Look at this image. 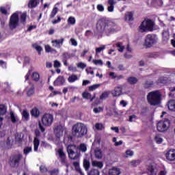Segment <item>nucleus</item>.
<instances>
[{
	"label": "nucleus",
	"instance_id": "f257e3e1",
	"mask_svg": "<svg viewBox=\"0 0 175 175\" xmlns=\"http://www.w3.org/2000/svg\"><path fill=\"white\" fill-rule=\"evenodd\" d=\"M96 28L98 32L106 33L109 36L118 31V25L113 20L103 18L98 21Z\"/></svg>",
	"mask_w": 175,
	"mask_h": 175
},
{
	"label": "nucleus",
	"instance_id": "f03ea898",
	"mask_svg": "<svg viewBox=\"0 0 175 175\" xmlns=\"http://www.w3.org/2000/svg\"><path fill=\"white\" fill-rule=\"evenodd\" d=\"M80 151L81 152H85L87 151V146L85 144H81L79 146L76 145H68L67 147V152L68 154V158L73 161L77 159L80 157Z\"/></svg>",
	"mask_w": 175,
	"mask_h": 175
},
{
	"label": "nucleus",
	"instance_id": "7ed1b4c3",
	"mask_svg": "<svg viewBox=\"0 0 175 175\" xmlns=\"http://www.w3.org/2000/svg\"><path fill=\"white\" fill-rule=\"evenodd\" d=\"M87 126L83 123H77L72 126V135L78 138L83 137L87 135Z\"/></svg>",
	"mask_w": 175,
	"mask_h": 175
},
{
	"label": "nucleus",
	"instance_id": "20e7f679",
	"mask_svg": "<svg viewBox=\"0 0 175 175\" xmlns=\"http://www.w3.org/2000/svg\"><path fill=\"white\" fill-rule=\"evenodd\" d=\"M147 100L151 106H157L161 103V93L159 91H153L148 93Z\"/></svg>",
	"mask_w": 175,
	"mask_h": 175
},
{
	"label": "nucleus",
	"instance_id": "39448f33",
	"mask_svg": "<svg viewBox=\"0 0 175 175\" xmlns=\"http://www.w3.org/2000/svg\"><path fill=\"white\" fill-rule=\"evenodd\" d=\"M155 23L150 19H145L139 27V31L143 33L144 32H152Z\"/></svg>",
	"mask_w": 175,
	"mask_h": 175
},
{
	"label": "nucleus",
	"instance_id": "423d86ee",
	"mask_svg": "<svg viewBox=\"0 0 175 175\" xmlns=\"http://www.w3.org/2000/svg\"><path fill=\"white\" fill-rule=\"evenodd\" d=\"M158 42V37L155 34H148L145 38L144 46L152 47Z\"/></svg>",
	"mask_w": 175,
	"mask_h": 175
},
{
	"label": "nucleus",
	"instance_id": "0eeeda50",
	"mask_svg": "<svg viewBox=\"0 0 175 175\" xmlns=\"http://www.w3.org/2000/svg\"><path fill=\"white\" fill-rule=\"evenodd\" d=\"M22 159L23 154L21 153L12 154L10 158L8 163L11 167H16V166H18Z\"/></svg>",
	"mask_w": 175,
	"mask_h": 175
},
{
	"label": "nucleus",
	"instance_id": "6e6552de",
	"mask_svg": "<svg viewBox=\"0 0 175 175\" xmlns=\"http://www.w3.org/2000/svg\"><path fill=\"white\" fill-rule=\"evenodd\" d=\"M18 12H14L13 13L10 18L9 21V27L10 29H16L17 27H18Z\"/></svg>",
	"mask_w": 175,
	"mask_h": 175
},
{
	"label": "nucleus",
	"instance_id": "1a4fd4ad",
	"mask_svg": "<svg viewBox=\"0 0 175 175\" xmlns=\"http://www.w3.org/2000/svg\"><path fill=\"white\" fill-rule=\"evenodd\" d=\"M42 124L44 126H51L54 116L51 113H44L41 118Z\"/></svg>",
	"mask_w": 175,
	"mask_h": 175
},
{
	"label": "nucleus",
	"instance_id": "9d476101",
	"mask_svg": "<svg viewBox=\"0 0 175 175\" xmlns=\"http://www.w3.org/2000/svg\"><path fill=\"white\" fill-rule=\"evenodd\" d=\"M169 126H170V124H169V120H161L157 123V131L159 132H166L169 129Z\"/></svg>",
	"mask_w": 175,
	"mask_h": 175
},
{
	"label": "nucleus",
	"instance_id": "9b49d317",
	"mask_svg": "<svg viewBox=\"0 0 175 175\" xmlns=\"http://www.w3.org/2000/svg\"><path fill=\"white\" fill-rule=\"evenodd\" d=\"M35 136L33 144V150L35 152L38 151L39 150V146L40 145V140H39V137L40 136V131L39 129H36L34 131Z\"/></svg>",
	"mask_w": 175,
	"mask_h": 175
},
{
	"label": "nucleus",
	"instance_id": "f8f14e48",
	"mask_svg": "<svg viewBox=\"0 0 175 175\" xmlns=\"http://www.w3.org/2000/svg\"><path fill=\"white\" fill-rule=\"evenodd\" d=\"M57 152L59 154L61 163L62 165H66V154L64 152V149L59 148L57 150Z\"/></svg>",
	"mask_w": 175,
	"mask_h": 175
},
{
	"label": "nucleus",
	"instance_id": "ddd939ff",
	"mask_svg": "<svg viewBox=\"0 0 175 175\" xmlns=\"http://www.w3.org/2000/svg\"><path fill=\"white\" fill-rule=\"evenodd\" d=\"M54 133L55 136H56L58 139L64 135V129L62 128V126L57 125L54 129Z\"/></svg>",
	"mask_w": 175,
	"mask_h": 175
},
{
	"label": "nucleus",
	"instance_id": "4468645a",
	"mask_svg": "<svg viewBox=\"0 0 175 175\" xmlns=\"http://www.w3.org/2000/svg\"><path fill=\"white\" fill-rule=\"evenodd\" d=\"M166 159L168 161H175V150L170 149L169 151L167 152L165 154Z\"/></svg>",
	"mask_w": 175,
	"mask_h": 175
},
{
	"label": "nucleus",
	"instance_id": "2eb2a0df",
	"mask_svg": "<svg viewBox=\"0 0 175 175\" xmlns=\"http://www.w3.org/2000/svg\"><path fill=\"white\" fill-rule=\"evenodd\" d=\"M65 84V78L63 76H59L53 82V85L57 87L58 85H64Z\"/></svg>",
	"mask_w": 175,
	"mask_h": 175
},
{
	"label": "nucleus",
	"instance_id": "dca6fc26",
	"mask_svg": "<svg viewBox=\"0 0 175 175\" xmlns=\"http://www.w3.org/2000/svg\"><path fill=\"white\" fill-rule=\"evenodd\" d=\"M108 7L107 10L110 13H113L114 12V5L117 3V1L115 0H107Z\"/></svg>",
	"mask_w": 175,
	"mask_h": 175
},
{
	"label": "nucleus",
	"instance_id": "f3484780",
	"mask_svg": "<svg viewBox=\"0 0 175 175\" xmlns=\"http://www.w3.org/2000/svg\"><path fill=\"white\" fill-rule=\"evenodd\" d=\"M147 170H148V173L150 175H156L158 173V170H157V168L154 167V166L151 164L148 165Z\"/></svg>",
	"mask_w": 175,
	"mask_h": 175
},
{
	"label": "nucleus",
	"instance_id": "a211bd4d",
	"mask_svg": "<svg viewBox=\"0 0 175 175\" xmlns=\"http://www.w3.org/2000/svg\"><path fill=\"white\" fill-rule=\"evenodd\" d=\"M122 94V86H119L115 88V89L112 91L113 96H120Z\"/></svg>",
	"mask_w": 175,
	"mask_h": 175
},
{
	"label": "nucleus",
	"instance_id": "6ab92c4d",
	"mask_svg": "<svg viewBox=\"0 0 175 175\" xmlns=\"http://www.w3.org/2000/svg\"><path fill=\"white\" fill-rule=\"evenodd\" d=\"M30 114L32 117H35V118H39V116H40V111L37 107H33L31 111Z\"/></svg>",
	"mask_w": 175,
	"mask_h": 175
},
{
	"label": "nucleus",
	"instance_id": "aec40b11",
	"mask_svg": "<svg viewBox=\"0 0 175 175\" xmlns=\"http://www.w3.org/2000/svg\"><path fill=\"white\" fill-rule=\"evenodd\" d=\"M39 0H29L28 3V8H29L30 9H33L34 8H36L38 5H39Z\"/></svg>",
	"mask_w": 175,
	"mask_h": 175
},
{
	"label": "nucleus",
	"instance_id": "412c9836",
	"mask_svg": "<svg viewBox=\"0 0 175 175\" xmlns=\"http://www.w3.org/2000/svg\"><path fill=\"white\" fill-rule=\"evenodd\" d=\"M120 169L115 167H112L109 171V175H120Z\"/></svg>",
	"mask_w": 175,
	"mask_h": 175
},
{
	"label": "nucleus",
	"instance_id": "4be33fe9",
	"mask_svg": "<svg viewBox=\"0 0 175 175\" xmlns=\"http://www.w3.org/2000/svg\"><path fill=\"white\" fill-rule=\"evenodd\" d=\"M92 166L93 167H98V169H102V167H103V163L102 161H92Z\"/></svg>",
	"mask_w": 175,
	"mask_h": 175
},
{
	"label": "nucleus",
	"instance_id": "5701e85b",
	"mask_svg": "<svg viewBox=\"0 0 175 175\" xmlns=\"http://www.w3.org/2000/svg\"><path fill=\"white\" fill-rule=\"evenodd\" d=\"M82 98H83V99H90V102H92L95 96L92 97L91 93L84 92L82 93Z\"/></svg>",
	"mask_w": 175,
	"mask_h": 175
},
{
	"label": "nucleus",
	"instance_id": "b1692460",
	"mask_svg": "<svg viewBox=\"0 0 175 175\" xmlns=\"http://www.w3.org/2000/svg\"><path fill=\"white\" fill-rule=\"evenodd\" d=\"M168 109L171 111H175V100H170L167 103Z\"/></svg>",
	"mask_w": 175,
	"mask_h": 175
},
{
	"label": "nucleus",
	"instance_id": "393cba45",
	"mask_svg": "<svg viewBox=\"0 0 175 175\" xmlns=\"http://www.w3.org/2000/svg\"><path fill=\"white\" fill-rule=\"evenodd\" d=\"M94 155L97 159H102V150L99 148L96 149L94 151Z\"/></svg>",
	"mask_w": 175,
	"mask_h": 175
},
{
	"label": "nucleus",
	"instance_id": "a878e982",
	"mask_svg": "<svg viewBox=\"0 0 175 175\" xmlns=\"http://www.w3.org/2000/svg\"><path fill=\"white\" fill-rule=\"evenodd\" d=\"M21 23L23 25L27 23V12H23L20 16Z\"/></svg>",
	"mask_w": 175,
	"mask_h": 175
},
{
	"label": "nucleus",
	"instance_id": "bb28decb",
	"mask_svg": "<svg viewBox=\"0 0 175 175\" xmlns=\"http://www.w3.org/2000/svg\"><path fill=\"white\" fill-rule=\"evenodd\" d=\"M116 46L118 48V51L120 53H124V50H125V46L124 45H122V43L117 42L116 44Z\"/></svg>",
	"mask_w": 175,
	"mask_h": 175
},
{
	"label": "nucleus",
	"instance_id": "cd10ccee",
	"mask_svg": "<svg viewBox=\"0 0 175 175\" xmlns=\"http://www.w3.org/2000/svg\"><path fill=\"white\" fill-rule=\"evenodd\" d=\"M124 21H132V12H127L125 13Z\"/></svg>",
	"mask_w": 175,
	"mask_h": 175
},
{
	"label": "nucleus",
	"instance_id": "c85d7f7f",
	"mask_svg": "<svg viewBox=\"0 0 175 175\" xmlns=\"http://www.w3.org/2000/svg\"><path fill=\"white\" fill-rule=\"evenodd\" d=\"M31 79L33 81H39V79H40V75H39V73L33 72L31 75Z\"/></svg>",
	"mask_w": 175,
	"mask_h": 175
},
{
	"label": "nucleus",
	"instance_id": "c756f323",
	"mask_svg": "<svg viewBox=\"0 0 175 175\" xmlns=\"http://www.w3.org/2000/svg\"><path fill=\"white\" fill-rule=\"evenodd\" d=\"M22 117L25 120V121H28L29 120V113L27 109H24L22 112Z\"/></svg>",
	"mask_w": 175,
	"mask_h": 175
},
{
	"label": "nucleus",
	"instance_id": "7c9ffc66",
	"mask_svg": "<svg viewBox=\"0 0 175 175\" xmlns=\"http://www.w3.org/2000/svg\"><path fill=\"white\" fill-rule=\"evenodd\" d=\"M58 13V8L54 7L49 15L50 18H54L55 15Z\"/></svg>",
	"mask_w": 175,
	"mask_h": 175
},
{
	"label": "nucleus",
	"instance_id": "2f4dec72",
	"mask_svg": "<svg viewBox=\"0 0 175 175\" xmlns=\"http://www.w3.org/2000/svg\"><path fill=\"white\" fill-rule=\"evenodd\" d=\"M33 47L36 50V51H38V55H42V51H43V48H42L40 45H38L36 44H33Z\"/></svg>",
	"mask_w": 175,
	"mask_h": 175
},
{
	"label": "nucleus",
	"instance_id": "473e14b6",
	"mask_svg": "<svg viewBox=\"0 0 175 175\" xmlns=\"http://www.w3.org/2000/svg\"><path fill=\"white\" fill-rule=\"evenodd\" d=\"M100 172L97 169H91L90 171L88 173V175H100Z\"/></svg>",
	"mask_w": 175,
	"mask_h": 175
},
{
	"label": "nucleus",
	"instance_id": "72a5a7b5",
	"mask_svg": "<svg viewBox=\"0 0 175 175\" xmlns=\"http://www.w3.org/2000/svg\"><path fill=\"white\" fill-rule=\"evenodd\" d=\"M152 5H153V6H162L163 2L162 0H152Z\"/></svg>",
	"mask_w": 175,
	"mask_h": 175
},
{
	"label": "nucleus",
	"instance_id": "f704fd0d",
	"mask_svg": "<svg viewBox=\"0 0 175 175\" xmlns=\"http://www.w3.org/2000/svg\"><path fill=\"white\" fill-rule=\"evenodd\" d=\"M35 94V86L31 85V88L28 90L27 95V96H32Z\"/></svg>",
	"mask_w": 175,
	"mask_h": 175
},
{
	"label": "nucleus",
	"instance_id": "c9c22d12",
	"mask_svg": "<svg viewBox=\"0 0 175 175\" xmlns=\"http://www.w3.org/2000/svg\"><path fill=\"white\" fill-rule=\"evenodd\" d=\"M46 53H55L56 50L51 48V46L49 44L45 45L44 46Z\"/></svg>",
	"mask_w": 175,
	"mask_h": 175
},
{
	"label": "nucleus",
	"instance_id": "e433bc0d",
	"mask_svg": "<svg viewBox=\"0 0 175 175\" xmlns=\"http://www.w3.org/2000/svg\"><path fill=\"white\" fill-rule=\"evenodd\" d=\"M69 83H75V81L78 80L77 75H72L70 76L68 79Z\"/></svg>",
	"mask_w": 175,
	"mask_h": 175
},
{
	"label": "nucleus",
	"instance_id": "4c0bfd02",
	"mask_svg": "<svg viewBox=\"0 0 175 175\" xmlns=\"http://www.w3.org/2000/svg\"><path fill=\"white\" fill-rule=\"evenodd\" d=\"M90 161L87 160V159H84L83 160V167L85 169V170H88L90 169Z\"/></svg>",
	"mask_w": 175,
	"mask_h": 175
},
{
	"label": "nucleus",
	"instance_id": "58836bf2",
	"mask_svg": "<svg viewBox=\"0 0 175 175\" xmlns=\"http://www.w3.org/2000/svg\"><path fill=\"white\" fill-rule=\"evenodd\" d=\"M154 140L157 144H161L163 142V139H162L159 135L155 136Z\"/></svg>",
	"mask_w": 175,
	"mask_h": 175
},
{
	"label": "nucleus",
	"instance_id": "ea45409f",
	"mask_svg": "<svg viewBox=\"0 0 175 175\" xmlns=\"http://www.w3.org/2000/svg\"><path fill=\"white\" fill-rule=\"evenodd\" d=\"M100 87V84H94L93 85H90L88 87L89 91H95V90H98Z\"/></svg>",
	"mask_w": 175,
	"mask_h": 175
},
{
	"label": "nucleus",
	"instance_id": "a19ab883",
	"mask_svg": "<svg viewBox=\"0 0 175 175\" xmlns=\"http://www.w3.org/2000/svg\"><path fill=\"white\" fill-rule=\"evenodd\" d=\"M6 113V107L3 105H0V115L3 116Z\"/></svg>",
	"mask_w": 175,
	"mask_h": 175
},
{
	"label": "nucleus",
	"instance_id": "79ce46f5",
	"mask_svg": "<svg viewBox=\"0 0 175 175\" xmlns=\"http://www.w3.org/2000/svg\"><path fill=\"white\" fill-rule=\"evenodd\" d=\"M0 12L1 14H4V16H9L10 14L8 12V10L5 7L0 8Z\"/></svg>",
	"mask_w": 175,
	"mask_h": 175
},
{
	"label": "nucleus",
	"instance_id": "37998d69",
	"mask_svg": "<svg viewBox=\"0 0 175 175\" xmlns=\"http://www.w3.org/2000/svg\"><path fill=\"white\" fill-rule=\"evenodd\" d=\"M159 83L161 84H167V78L165 77H161L159 79Z\"/></svg>",
	"mask_w": 175,
	"mask_h": 175
},
{
	"label": "nucleus",
	"instance_id": "c03bdc74",
	"mask_svg": "<svg viewBox=\"0 0 175 175\" xmlns=\"http://www.w3.org/2000/svg\"><path fill=\"white\" fill-rule=\"evenodd\" d=\"M29 152H32V147H25L23 149V154L28 155Z\"/></svg>",
	"mask_w": 175,
	"mask_h": 175
},
{
	"label": "nucleus",
	"instance_id": "a18cd8bd",
	"mask_svg": "<svg viewBox=\"0 0 175 175\" xmlns=\"http://www.w3.org/2000/svg\"><path fill=\"white\" fill-rule=\"evenodd\" d=\"M68 24H71L72 25H74V24H76V19L73 16H70L68 19Z\"/></svg>",
	"mask_w": 175,
	"mask_h": 175
},
{
	"label": "nucleus",
	"instance_id": "49530a36",
	"mask_svg": "<svg viewBox=\"0 0 175 175\" xmlns=\"http://www.w3.org/2000/svg\"><path fill=\"white\" fill-rule=\"evenodd\" d=\"M93 64H94V65H100V66H102L103 65V62L102 59H93Z\"/></svg>",
	"mask_w": 175,
	"mask_h": 175
},
{
	"label": "nucleus",
	"instance_id": "de8ad7c7",
	"mask_svg": "<svg viewBox=\"0 0 175 175\" xmlns=\"http://www.w3.org/2000/svg\"><path fill=\"white\" fill-rule=\"evenodd\" d=\"M62 57L63 58V59H69V58H70V54L68 52H64L62 55Z\"/></svg>",
	"mask_w": 175,
	"mask_h": 175
},
{
	"label": "nucleus",
	"instance_id": "09e8293b",
	"mask_svg": "<svg viewBox=\"0 0 175 175\" xmlns=\"http://www.w3.org/2000/svg\"><path fill=\"white\" fill-rule=\"evenodd\" d=\"M93 111L94 113H95V114H98L99 113H100V111H103V108L98 107H95L93 109Z\"/></svg>",
	"mask_w": 175,
	"mask_h": 175
},
{
	"label": "nucleus",
	"instance_id": "8fccbe9b",
	"mask_svg": "<svg viewBox=\"0 0 175 175\" xmlns=\"http://www.w3.org/2000/svg\"><path fill=\"white\" fill-rule=\"evenodd\" d=\"M105 49H106V46H105V45H102L101 46L96 48V53L99 54L100 53V51H103V50H105Z\"/></svg>",
	"mask_w": 175,
	"mask_h": 175
},
{
	"label": "nucleus",
	"instance_id": "3c124183",
	"mask_svg": "<svg viewBox=\"0 0 175 175\" xmlns=\"http://www.w3.org/2000/svg\"><path fill=\"white\" fill-rule=\"evenodd\" d=\"M11 122L13 124H16L17 122V120L16 119V116H14V113L10 112Z\"/></svg>",
	"mask_w": 175,
	"mask_h": 175
},
{
	"label": "nucleus",
	"instance_id": "603ef678",
	"mask_svg": "<svg viewBox=\"0 0 175 175\" xmlns=\"http://www.w3.org/2000/svg\"><path fill=\"white\" fill-rule=\"evenodd\" d=\"M64 38H62L60 40H52V43H55L56 44H64Z\"/></svg>",
	"mask_w": 175,
	"mask_h": 175
},
{
	"label": "nucleus",
	"instance_id": "864d4df0",
	"mask_svg": "<svg viewBox=\"0 0 175 175\" xmlns=\"http://www.w3.org/2000/svg\"><path fill=\"white\" fill-rule=\"evenodd\" d=\"M152 84H154V82L152 81H147L146 83H145V85H144V87L146 88H150V87L151 85H152Z\"/></svg>",
	"mask_w": 175,
	"mask_h": 175
},
{
	"label": "nucleus",
	"instance_id": "5fc2aeb1",
	"mask_svg": "<svg viewBox=\"0 0 175 175\" xmlns=\"http://www.w3.org/2000/svg\"><path fill=\"white\" fill-rule=\"evenodd\" d=\"M77 68H79L80 69H85V68H87V64L83 62H79L77 64Z\"/></svg>",
	"mask_w": 175,
	"mask_h": 175
},
{
	"label": "nucleus",
	"instance_id": "6e6d98bb",
	"mask_svg": "<svg viewBox=\"0 0 175 175\" xmlns=\"http://www.w3.org/2000/svg\"><path fill=\"white\" fill-rule=\"evenodd\" d=\"M51 175H58L59 173V170L58 169H54L51 171H49Z\"/></svg>",
	"mask_w": 175,
	"mask_h": 175
},
{
	"label": "nucleus",
	"instance_id": "4d7b16f0",
	"mask_svg": "<svg viewBox=\"0 0 175 175\" xmlns=\"http://www.w3.org/2000/svg\"><path fill=\"white\" fill-rule=\"evenodd\" d=\"M97 10H98V12H104L105 7H103V5H102V4H98L97 5Z\"/></svg>",
	"mask_w": 175,
	"mask_h": 175
},
{
	"label": "nucleus",
	"instance_id": "13d9d810",
	"mask_svg": "<svg viewBox=\"0 0 175 175\" xmlns=\"http://www.w3.org/2000/svg\"><path fill=\"white\" fill-rule=\"evenodd\" d=\"M109 97V93L107 92H103L100 96V99H106V98Z\"/></svg>",
	"mask_w": 175,
	"mask_h": 175
},
{
	"label": "nucleus",
	"instance_id": "bf43d9fd",
	"mask_svg": "<svg viewBox=\"0 0 175 175\" xmlns=\"http://www.w3.org/2000/svg\"><path fill=\"white\" fill-rule=\"evenodd\" d=\"M40 172L41 173H46L47 172V167H46L45 166L41 165L40 167Z\"/></svg>",
	"mask_w": 175,
	"mask_h": 175
},
{
	"label": "nucleus",
	"instance_id": "052dcab7",
	"mask_svg": "<svg viewBox=\"0 0 175 175\" xmlns=\"http://www.w3.org/2000/svg\"><path fill=\"white\" fill-rule=\"evenodd\" d=\"M53 66L54 68H61V63L57 60H55Z\"/></svg>",
	"mask_w": 175,
	"mask_h": 175
},
{
	"label": "nucleus",
	"instance_id": "680f3d73",
	"mask_svg": "<svg viewBox=\"0 0 175 175\" xmlns=\"http://www.w3.org/2000/svg\"><path fill=\"white\" fill-rule=\"evenodd\" d=\"M70 42H71L72 46L75 47L77 46V41L75 38H70Z\"/></svg>",
	"mask_w": 175,
	"mask_h": 175
},
{
	"label": "nucleus",
	"instance_id": "e2e57ef3",
	"mask_svg": "<svg viewBox=\"0 0 175 175\" xmlns=\"http://www.w3.org/2000/svg\"><path fill=\"white\" fill-rule=\"evenodd\" d=\"M58 23H61V16H57V19H55L52 22L53 24H58Z\"/></svg>",
	"mask_w": 175,
	"mask_h": 175
},
{
	"label": "nucleus",
	"instance_id": "0e129e2a",
	"mask_svg": "<svg viewBox=\"0 0 175 175\" xmlns=\"http://www.w3.org/2000/svg\"><path fill=\"white\" fill-rule=\"evenodd\" d=\"M102 126H103V125L100 123H96L95 124V128L97 129L98 131H100V129H102Z\"/></svg>",
	"mask_w": 175,
	"mask_h": 175
},
{
	"label": "nucleus",
	"instance_id": "69168bd1",
	"mask_svg": "<svg viewBox=\"0 0 175 175\" xmlns=\"http://www.w3.org/2000/svg\"><path fill=\"white\" fill-rule=\"evenodd\" d=\"M32 29H36V25H31L27 28V32H31V31H32Z\"/></svg>",
	"mask_w": 175,
	"mask_h": 175
},
{
	"label": "nucleus",
	"instance_id": "338daca9",
	"mask_svg": "<svg viewBox=\"0 0 175 175\" xmlns=\"http://www.w3.org/2000/svg\"><path fill=\"white\" fill-rule=\"evenodd\" d=\"M0 66L2 68H6V62H3V60H0Z\"/></svg>",
	"mask_w": 175,
	"mask_h": 175
},
{
	"label": "nucleus",
	"instance_id": "774afa93",
	"mask_svg": "<svg viewBox=\"0 0 175 175\" xmlns=\"http://www.w3.org/2000/svg\"><path fill=\"white\" fill-rule=\"evenodd\" d=\"M166 174H167V171H166V170H163L160 171V172L159 173V175H166Z\"/></svg>",
	"mask_w": 175,
	"mask_h": 175
}]
</instances>
